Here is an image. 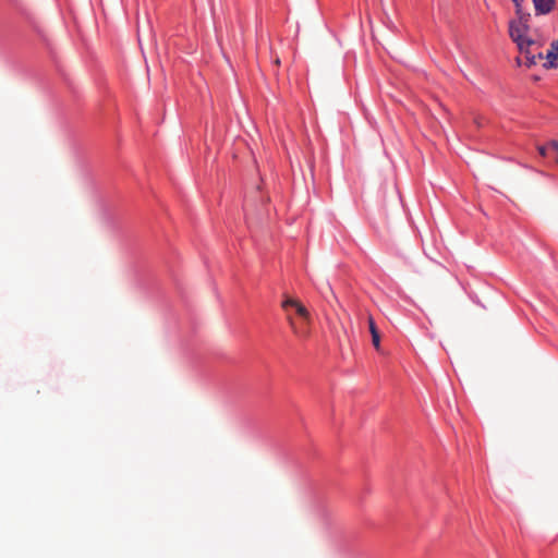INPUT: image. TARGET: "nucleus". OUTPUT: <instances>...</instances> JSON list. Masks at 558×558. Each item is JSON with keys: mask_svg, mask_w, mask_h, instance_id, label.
<instances>
[{"mask_svg": "<svg viewBox=\"0 0 558 558\" xmlns=\"http://www.w3.org/2000/svg\"><path fill=\"white\" fill-rule=\"evenodd\" d=\"M288 325L292 333L300 340H306L311 337V314L306 318H295L291 313H288L287 317Z\"/></svg>", "mask_w": 558, "mask_h": 558, "instance_id": "nucleus-1", "label": "nucleus"}, {"mask_svg": "<svg viewBox=\"0 0 558 558\" xmlns=\"http://www.w3.org/2000/svg\"><path fill=\"white\" fill-rule=\"evenodd\" d=\"M281 307L286 312V316L288 317V313H291L295 318H306L310 314L308 310L301 303L300 300L287 296L282 303Z\"/></svg>", "mask_w": 558, "mask_h": 558, "instance_id": "nucleus-2", "label": "nucleus"}, {"mask_svg": "<svg viewBox=\"0 0 558 558\" xmlns=\"http://www.w3.org/2000/svg\"><path fill=\"white\" fill-rule=\"evenodd\" d=\"M535 16H547L551 14L558 4L557 0H532Z\"/></svg>", "mask_w": 558, "mask_h": 558, "instance_id": "nucleus-3", "label": "nucleus"}, {"mask_svg": "<svg viewBox=\"0 0 558 558\" xmlns=\"http://www.w3.org/2000/svg\"><path fill=\"white\" fill-rule=\"evenodd\" d=\"M368 327L372 335V342L376 350L380 349V336L372 316L368 317Z\"/></svg>", "mask_w": 558, "mask_h": 558, "instance_id": "nucleus-4", "label": "nucleus"}, {"mask_svg": "<svg viewBox=\"0 0 558 558\" xmlns=\"http://www.w3.org/2000/svg\"><path fill=\"white\" fill-rule=\"evenodd\" d=\"M549 147H550L551 154L554 155L556 162L558 163V141H551L549 143Z\"/></svg>", "mask_w": 558, "mask_h": 558, "instance_id": "nucleus-5", "label": "nucleus"}, {"mask_svg": "<svg viewBox=\"0 0 558 558\" xmlns=\"http://www.w3.org/2000/svg\"><path fill=\"white\" fill-rule=\"evenodd\" d=\"M515 8V13L521 14L523 10L524 0H511Z\"/></svg>", "mask_w": 558, "mask_h": 558, "instance_id": "nucleus-6", "label": "nucleus"}, {"mask_svg": "<svg viewBox=\"0 0 558 558\" xmlns=\"http://www.w3.org/2000/svg\"><path fill=\"white\" fill-rule=\"evenodd\" d=\"M537 149H538L539 155H542L544 157L547 156L549 153H551L549 143L545 146H538Z\"/></svg>", "mask_w": 558, "mask_h": 558, "instance_id": "nucleus-7", "label": "nucleus"}]
</instances>
